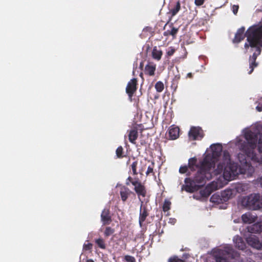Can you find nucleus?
I'll use <instances>...</instances> for the list:
<instances>
[{
    "instance_id": "obj_23",
    "label": "nucleus",
    "mask_w": 262,
    "mask_h": 262,
    "mask_svg": "<svg viewBox=\"0 0 262 262\" xmlns=\"http://www.w3.org/2000/svg\"><path fill=\"white\" fill-rule=\"evenodd\" d=\"M242 220L245 223L250 224L255 221V219L253 217L250 213L247 212L242 215Z\"/></svg>"
},
{
    "instance_id": "obj_19",
    "label": "nucleus",
    "mask_w": 262,
    "mask_h": 262,
    "mask_svg": "<svg viewBox=\"0 0 262 262\" xmlns=\"http://www.w3.org/2000/svg\"><path fill=\"white\" fill-rule=\"evenodd\" d=\"M232 249H228L222 250L219 253V255L215 256L216 262H229L227 259L224 257L225 255H229L231 254Z\"/></svg>"
},
{
    "instance_id": "obj_30",
    "label": "nucleus",
    "mask_w": 262,
    "mask_h": 262,
    "mask_svg": "<svg viewBox=\"0 0 262 262\" xmlns=\"http://www.w3.org/2000/svg\"><path fill=\"white\" fill-rule=\"evenodd\" d=\"M115 232V229L110 226H107L104 230V235L105 237H108Z\"/></svg>"
},
{
    "instance_id": "obj_37",
    "label": "nucleus",
    "mask_w": 262,
    "mask_h": 262,
    "mask_svg": "<svg viewBox=\"0 0 262 262\" xmlns=\"http://www.w3.org/2000/svg\"><path fill=\"white\" fill-rule=\"evenodd\" d=\"M124 259L126 262H136V259L134 257L130 255H125Z\"/></svg>"
},
{
    "instance_id": "obj_11",
    "label": "nucleus",
    "mask_w": 262,
    "mask_h": 262,
    "mask_svg": "<svg viewBox=\"0 0 262 262\" xmlns=\"http://www.w3.org/2000/svg\"><path fill=\"white\" fill-rule=\"evenodd\" d=\"M247 242L249 245L257 250L262 249L261 243L257 237L255 235H251L247 238Z\"/></svg>"
},
{
    "instance_id": "obj_16",
    "label": "nucleus",
    "mask_w": 262,
    "mask_h": 262,
    "mask_svg": "<svg viewBox=\"0 0 262 262\" xmlns=\"http://www.w3.org/2000/svg\"><path fill=\"white\" fill-rule=\"evenodd\" d=\"M132 193V191L126 186H123L120 187V194L123 202H125Z\"/></svg>"
},
{
    "instance_id": "obj_20",
    "label": "nucleus",
    "mask_w": 262,
    "mask_h": 262,
    "mask_svg": "<svg viewBox=\"0 0 262 262\" xmlns=\"http://www.w3.org/2000/svg\"><path fill=\"white\" fill-rule=\"evenodd\" d=\"M233 242L236 248L242 250L245 249L246 244L242 237L239 236H235L233 238Z\"/></svg>"
},
{
    "instance_id": "obj_4",
    "label": "nucleus",
    "mask_w": 262,
    "mask_h": 262,
    "mask_svg": "<svg viewBox=\"0 0 262 262\" xmlns=\"http://www.w3.org/2000/svg\"><path fill=\"white\" fill-rule=\"evenodd\" d=\"M238 165L234 162L227 164H219L216 169H213V175L217 176L223 172L224 178L227 181L235 179L238 174Z\"/></svg>"
},
{
    "instance_id": "obj_25",
    "label": "nucleus",
    "mask_w": 262,
    "mask_h": 262,
    "mask_svg": "<svg viewBox=\"0 0 262 262\" xmlns=\"http://www.w3.org/2000/svg\"><path fill=\"white\" fill-rule=\"evenodd\" d=\"M231 162H233L231 161V160L230 155L229 152L227 150L224 151L223 156V162L221 163H220L219 164H227Z\"/></svg>"
},
{
    "instance_id": "obj_47",
    "label": "nucleus",
    "mask_w": 262,
    "mask_h": 262,
    "mask_svg": "<svg viewBox=\"0 0 262 262\" xmlns=\"http://www.w3.org/2000/svg\"><path fill=\"white\" fill-rule=\"evenodd\" d=\"M257 27H259L260 28L259 29H260L261 30H262V24H260V25H255Z\"/></svg>"
},
{
    "instance_id": "obj_22",
    "label": "nucleus",
    "mask_w": 262,
    "mask_h": 262,
    "mask_svg": "<svg viewBox=\"0 0 262 262\" xmlns=\"http://www.w3.org/2000/svg\"><path fill=\"white\" fill-rule=\"evenodd\" d=\"M248 231L252 233H258L262 232V225L260 223H255L248 228Z\"/></svg>"
},
{
    "instance_id": "obj_31",
    "label": "nucleus",
    "mask_w": 262,
    "mask_h": 262,
    "mask_svg": "<svg viewBox=\"0 0 262 262\" xmlns=\"http://www.w3.org/2000/svg\"><path fill=\"white\" fill-rule=\"evenodd\" d=\"M155 89L156 91L159 92H162L164 88V84L162 81H158L155 84Z\"/></svg>"
},
{
    "instance_id": "obj_43",
    "label": "nucleus",
    "mask_w": 262,
    "mask_h": 262,
    "mask_svg": "<svg viewBox=\"0 0 262 262\" xmlns=\"http://www.w3.org/2000/svg\"><path fill=\"white\" fill-rule=\"evenodd\" d=\"M258 184H259L262 187V176L258 178L257 180Z\"/></svg>"
},
{
    "instance_id": "obj_9",
    "label": "nucleus",
    "mask_w": 262,
    "mask_h": 262,
    "mask_svg": "<svg viewBox=\"0 0 262 262\" xmlns=\"http://www.w3.org/2000/svg\"><path fill=\"white\" fill-rule=\"evenodd\" d=\"M137 78H133L127 84L126 93L127 94L130 101H132L133 96L137 90Z\"/></svg>"
},
{
    "instance_id": "obj_21",
    "label": "nucleus",
    "mask_w": 262,
    "mask_h": 262,
    "mask_svg": "<svg viewBox=\"0 0 262 262\" xmlns=\"http://www.w3.org/2000/svg\"><path fill=\"white\" fill-rule=\"evenodd\" d=\"M170 30H167L163 33L164 36H172L173 39L176 38V35L179 31V28H175L172 24L170 26Z\"/></svg>"
},
{
    "instance_id": "obj_1",
    "label": "nucleus",
    "mask_w": 262,
    "mask_h": 262,
    "mask_svg": "<svg viewBox=\"0 0 262 262\" xmlns=\"http://www.w3.org/2000/svg\"><path fill=\"white\" fill-rule=\"evenodd\" d=\"M215 163L211 158L206 156L200 162V166L193 178H186L182 189L188 192H193L198 188L203 186L206 180H210L213 175Z\"/></svg>"
},
{
    "instance_id": "obj_26",
    "label": "nucleus",
    "mask_w": 262,
    "mask_h": 262,
    "mask_svg": "<svg viewBox=\"0 0 262 262\" xmlns=\"http://www.w3.org/2000/svg\"><path fill=\"white\" fill-rule=\"evenodd\" d=\"M213 155L215 156H220L222 150V146L220 144H214L212 147Z\"/></svg>"
},
{
    "instance_id": "obj_48",
    "label": "nucleus",
    "mask_w": 262,
    "mask_h": 262,
    "mask_svg": "<svg viewBox=\"0 0 262 262\" xmlns=\"http://www.w3.org/2000/svg\"><path fill=\"white\" fill-rule=\"evenodd\" d=\"M143 67V62H141L140 64V68L142 69Z\"/></svg>"
},
{
    "instance_id": "obj_6",
    "label": "nucleus",
    "mask_w": 262,
    "mask_h": 262,
    "mask_svg": "<svg viewBox=\"0 0 262 262\" xmlns=\"http://www.w3.org/2000/svg\"><path fill=\"white\" fill-rule=\"evenodd\" d=\"M232 190L231 189H227L222 191L221 194L212 195L210 198V201L217 203L227 202L232 197Z\"/></svg>"
},
{
    "instance_id": "obj_46",
    "label": "nucleus",
    "mask_w": 262,
    "mask_h": 262,
    "mask_svg": "<svg viewBox=\"0 0 262 262\" xmlns=\"http://www.w3.org/2000/svg\"><path fill=\"white\" fill-rule=\"evenodd\" d=\"M127 180L129 181L132 184V182H135V181H134L133 178L130 177H129L128 178H127Z\"/></svg>"
},
{
    "instance_id": "obj_32",
    "label": "nucleus",
    "mask_w": 262,
    "mask_h": 262,
    "mask_svg": "<svg viewBox=\"0 0 262 262\" xmlns=\"http://www.w3.org/2000/svg\"><path fill=\"white\" fill-rule=\"evenodd\" d=\"M171 206V202L168 200H165L164 201L162 209L164 212H166L170 210Z\"/></svg>"
},
{
    "instance_id": "obj_35",
    "label": "nucleus",
    "mask_w": 262,
    "mask_h": 262,
    "mask_svg": "<svg viewBox=\"0 0 262 262\" xmlns=\"http://www.w3.org/2000/svg\"><path fill=\"white\" fill-rule=\"evenodd\" d=\"M154 163H152L151 166H149L147 168V170L146 172V174L147 176L149 175L150 173H152L153 175L155 174V173L154 172Z\"/></svg>"
},
{
    "instance_id": "obj_28",
    "label": "nucleus",
    "mask_w": 262,
    "mask_h": 262,
    "mask_svg": "<svg viewBox=\"0 0 262 262\" xmlns=\"http://www.w3.org/2000/svg\"><path fill=\"white\" fill-rule=\"evenodd\" d=\"M116 154L117 158L122 159L126 157V155L124 153L123 148L121 146H119L116 150Z\"/></svg>"
},
{
    "instance_id": "obj_40",
    "label": "nucleus",
    "mask_w": 262,
    "mask_h": 262,
    "mask_svg": "<svg viewBox=\"0 0 262 262\" xmlns=\"http://www.w3.org/2000/svg\"><path fill=\"white\" fill-rule=\"evenodd\" d=\"M205 0H194V4L197 6H200L203 5Z\"/></svg>"
},
{
    "instance_id": "obj_8",
    "label": "nucleus",
    "mask_w": 262,
    "mask_h": 262,
    "mask_svg": "<svg viewBox=\"0 0 262 262\" xmlns=\"http://www.w3.org/2000/svg\"><path fill=\"white\" fill-rule=\"evenodd\" d=\"M132 185L134 186V190L137 193L139 199L141 201L140 197L145 198L146 195L147 191L145 186L138 180L132 182Z\"/></svg>"
},
{
    "instance_id": "obj_3",
    "label": "nucleus",
    "mask_w": 262,
    "mask_h": 262,
    "mask_svg": "<svg viewBox=\"0 0 262 262\" xmlns=\"http://www.w3.org/2000/svg\"><path fill=\"white\" fill-rule=\"evenodd\" d=\"M245 138L246 141H244L241 144L240 150L247 157L251 158L252 160L258 163H262L261 156H257L254 152V149L257 144L259 152L262 153V138H261V135L250 130L245 133Z\"/></svg>"
},
{
    "instance_id": "obj_44",
    "label": "nucleus",
    "mask_w": 262,
    "mask_h": 262,
    "mask_svg": "<svg viewBox=\"0 0 262 262\" xmlns=\"http://www.w3.org/2000/svg\"><path fill=\"white\" fill-rule=\"evenodd\" d=\"M256 109L258 112H261L262 111V105L260 106H257L256 107Z\"/></svg>"
},
{
    "instance_id": "obj_29",
    "label": "nucleus",
    "mask_w": 262,
    "mask_h": 262,
    "mask_svg": "<svg viewBox=\"0 0 262 262\" xmlns=\"http://www.w3.org/2000/svg\"><path fill=\"white\" fill-rule=\"evenodd\" d=\"M181 9L180 2H177L176 5L170 10V13L172 16L176 15Z\"/></svg>"
},
{
    "instance_id": "obj_36",
    "label": "nucleus",
    "mask_w": 262,
    "mask_h": 262,
    "mask_svg": "<svg viewBox=\"0 0 262 262\" xmlns=\"http://www.w3.org/2000/svg\"><path fill=\"white\" fill-rule=\"evenodd\" d=\"M188 168L189 167L188 166H182L180 167L179 172L182 174L185 173L187 172Z\"/></svg>"
},
{
    "instance_id": "obj_38",
    "label": "nucleus",
    "mask_w": 262,
    "mask_h": 262,
    "mask_svg": "<svg viewBox=\"0 0 262 262\" xmlns=\"http://www.w3.org/2000/svg\"><path fill=\"white\" fill-rule=\"evenodd\" d=\"M93 245L91 243L84 244L83 249L85 251L90 250L92 249Z\"/></svg>"
},
{
    "instance_id": "obj_12",
    "label": "nucleus",
    "mask_w": 262,
    "mask_h": 262,
    "mask_svg": "<svg viewBox=\"0 0 262 262\" xmlns=\"http://www.w3.org/2000/svg\"><path fill=\"white\" fill-rule=\"evenodd\" d=\"M245 32V28L242 27L239 28L234 36V38L232 40V42L234 43H238L243 40L244 39L245 37H247L246 32Z\"/></svg>"
},
{
    "instance_id": "obj_13",
    "label": "nucleus",
    "mask_w": 262,
    "mask_h": 262,
    "mask_svg": "<svg viewBox=\"0 0 262 262\" xmlns=\"http://www.w3.org/2000/svg\"><path fill=\"white\" fill-rule=\"evenodd\" d=\"M141 204L140 206V214L139 217V223L141 227L142 226L143 223L145 222L147 216L149 215V213L147 211V209L146 206H143V201H141Z\"/></svg>"
},
{
    "instance_id": "obj_41",
    "label": "nucleus",
    "mask_w": 262,
    "mask_h": 262,
    "mask_svg": "<svg viewBox=\"0 0 262 262\" xmlns=\"http://www.w3.org/2000/svg\"><path fill=\"white\" fill-rule=\"evenodd\" d=\"M175 52V49L173 48H170L167 52V54L168 56H172Z\"/></svg>"
},
{
    "instance_id": "obj_27",
    "label": "nucleus",
    "mask_w": 262,
    "mask_h": 262,
    "mask_svg": "<svg viewBox=\"0 0 262 262\" xmlns=\"http://www.w3.org/2000/svg\"><path fill=\"white\" fill-rule=\"evenodd\" d=\"M95 242L99 248L102 249H105L106 248L105 241L102 238L100 237L96 239Z\"/></svg>"
},
{
    "instance_id": "obj_18",
    "label": "nucleus",
    "mask_w": 262,
    "mask_h": 262,
    "mask_svg": "<svg viewBox=\"0 0 262 262\" xmlns=\"http://www.w3.org/2000/svg\"><path fill=\"white\" fill-rule=\"evenodd\" d=\"M179 128L174 125L171 126L168 130L169 138L171 140H175L179 136Z\"/></svg>"
},
{
    "instance_id": "obj_2",
    "label": "nucleus",
    "mask_w": 262,
    "mask_h": 262,
    "mask_svg": "<svg viewBox=\"0 0 262 262\" xmlns=\"http://www.w3.org/2000/svg\"><path fill=\"white\" fill-rule=\"evenodd\" d=\"M260 28L257 27L255 25L250 27L246 31L247 41L244 44L245 48L247 50L249 47L255 48V51L249 58V68L250 70L248 72L251 74L255 68L258 66L256 60L258 55L261 53L262 48V30Z\"/></svg>"
},
{
    "instance_id": "obj_5",
    "label": "nucleus",
    "mask_w": 262,
    "mask_h": 262,
    "mask_svg": "<svg viewBox=\"0 0 262 262\" xmlns=\"http://www.w3.org/2000/svg\"><path fill=\"white\" fill-rule=\"evenodd\" d=\"M243 206L251 210H258L262 208V200L259 194H251L244 197L241 201Z\"/></svg>"
},
{
    "instance_id": "obj_7",
    "label": "nucleus",
    "mask_w": 262,
    "mask_h": 262,
    "mask_svg": "<svg viewBox=\"0 0 262 262\" xmlns=\"http://www.w3.org/2000/svg\"><path fill=\"white\" fill-rule=\"evenodd\" d=\"M188 136L192 140H201L204 137V134L201 127L192 126L190 128Z\"/></svg>"
},
{
    "instance_id": "obj_24",
    "label": "nucleus",
    "mask_w": 262,
    "mask_h": 262,
    "mask_svg": "<svg viewBox=\"0 0 262 262\" xmlns=\"http://www.w3.org/2000/svg\"><path fill=\"white\" fill-rule=\"evenodd\" d=\"M162 54L163 53L161 50H158L156 47L154 48L152 51V57L154 59L157 60H160Z\"/></svg>"
},
{
    "instance_id": "obj_10",
    "label": "nucleus",
    "mask_w": 262,
    "mask_h": 262,
    "mask_svg": "<svg viewBox=\"0 0 262 262\" xmlns=\"http://www.w3.org/2000/svg\"><path fill=\"white\" fill-rule=\"evenodd\" d=\"M101 221L104 225H110L112 222V215L109 207H106L102 211Z\"/></svg>"
},
{
    "instance_id": "obj_39",
    "label": "nucleus",
    "mask_w": 262,
    "mask_h": 262,
    "mask_svg": "<svg viewBox=\"0 0 262 262\" xmlns=\"http://www.w3.org/2000/svg\"><path fill=\"white\" fill-rule=\"evenodd\" d=\"M239 9L238 5H234L232 7V10L234 14L236 15Z\"/></svg>"
},
{
    "instance_id": "obj_33",
    "label": "nucleus",
    "mask_w": 262,
    "mask_h": 262,
    "mask_svg": "<svg viewBox=\"0 0 262 262\" xmlns=\"http://www.w3.org/2000/svg\"><path fill=\"white\" fill-rule=\"evenodd\" d=\"M168 262H185V260L179 258L177 256H173L169 258Z\"/></svg>"
},
{
    "instance_id": "obj_17",
    "label": "nucleus",
    "mask_w": 262,
    "mask_h": 262,
    "mask_svg": "<svg viewBox=\"0 0 262 262\" xmlns=\"http://www.w3.org/2000/svg\"><path fill=\"white\" fill-rule=\"evenodd\" d=\"M202 160L198 163V160L196 157L191 158L188 160V166L191 171H195L196 169L199 170L200 166V162Z\"/></svg>"
},
{
    "instance_id": "obj_49",
    "label": "nucleus",
    "mask_w": 262,
    "mask_h": 262,
    "mask_svg": "<svg viewBox=\"0 0 262 262\" xmlns=\"http://www.w3.org/2000/svg\"><path fill=\"white\" fill-rule=\"evenodd\" d=\"M86 262H94V261L93 259H88Z\"/></svg>"
},
{
    "instance_id": "obj_34",
    "label": "nucleus",
    "mask_w": 262,
    "mask_h": 262,
    "mask_svg": "<svg viewBox=\"0 0 262 262\" xmlns=\"http://www.w3.org/2000/svg\"><path fill=\"white\" fill-rule=\"evenodd\" d=\"M138 165V161H135L132 163L131 164V168L133 171V174L134 175H137L138 172L137 171V168Z\"/></svg>"
},
{
    "instance_id": "obj_14",
    "label": "nucleus",
    "mask_w": 262,
    "mask_h": 262,
    "mask_svg": "<svg viewBox=\"0 0 262 262\" xmlns=\"http://www.w3.org/2000/svg\"><path fill=\"white\" fill-rule=\"evenodd\" d=\"M127 132L129 142L133 144H136V140L138 137V128L137 127H134L129 130H128Z\"/></svg>"
},
{
    "instance_id": "obj_50",
    "label": "nucleus",
    "mask_w": 262,
    "mask_h": 262,
    "mask_svg": "<svg viewBox=\"0 0 262 262\" xmlns=\"http://www.w3.org/2000/svg\"><path fill=\"white\" fill-rule=\"evenodd\" d=\"M126 184L127 185H129V183H128V182H126Z\"/></svg>"
},
{
    "instance_id": "obj_45",
    "label": "nucleus",
    "mask_w": 262,
    "mask_h": 262,
    "mask_svg": "<svg viewBox=\"0 0 262 262\" xmlns=\"http://www.w3.org/2000/svg\"><path fill=\"white\" fill-rule=\"evenodd\" d=\"M187 77L189 78H192L193 77L192 74L191 73H189L187 75Z\"/></svg>"
},
{
    "instance_id": "obj_42",
    "label": "nucleus",
    "mask_w": 262,
    "mask_h": 262,
    "mask_svg": "<svg viewBox=\"0 0 262 262\" xmlns=\"http://www.w3.org/2000/svg\"><path fill=\"white\" fill-rule=\"evenodd\" d=\"M140 145L143 146L146 144L147 142L144 139H141L140 140Z\"/></svg>"
},
{
    "instance_id": "obj_15",
    "label": "nucleus",
    "mask_w": 262,
    "mask_h": 262,
    "mask_svg": "<svg viewBox=\"0 0 262 262\" xmlns=\"http://www.w3.org/2000/svg\"><path fill=\"white\" fill-rule=\"evenodd\" d=\"M156 64L152 62H148L145 66L144 72L146 75L153 76L155 74Z\"/></svg>"
}]
</instances>
